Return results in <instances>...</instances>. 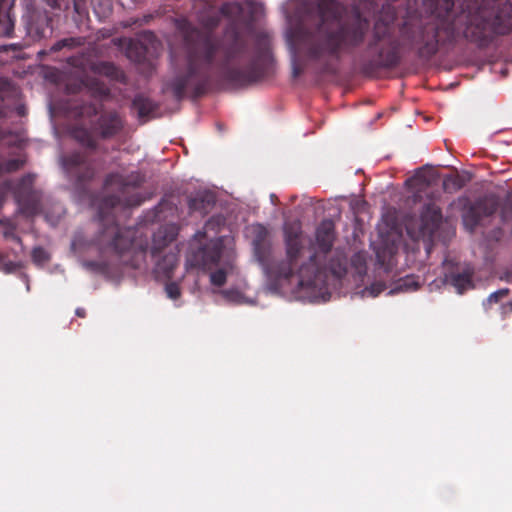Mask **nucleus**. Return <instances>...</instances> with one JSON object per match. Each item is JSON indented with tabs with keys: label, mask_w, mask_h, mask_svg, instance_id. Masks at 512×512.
Wrapping results in <instances>:
<instances>
[{
	"label": "nucleus",
	"mask_w": 512,
	"mask_h": 512,
	"mask_svg": "<svg viewBox=\"0 0 512 512\" xmlns=\"http://www.w3.org/2000/svg\"><path fill=\"white\" fill-rule=\"evenodd\" d=\"M3 136V132L0 129V139ZM24 162L20 159H9L4 160L0 158V175L2 173H10L19 170L23 166Z\"/></svg>",
	"instance_id": "obj_22"
},
{
	"label": "nucleus",
	"mask_w": 512,
	"mask_h": 512,
	"mask_svg": "<svg viewBox=\"0 0 512 512\" xmlns=\"http://www.w3.org/2000/svg\"><path fill=\"white\" fill-rule=\"evenodd\" d=\"M101 70L105 75L116 79L120 73L119 69L114 64L109 62L102 63Z\"/></svg>",
	"instance_id": "obj_34"
},
{
	"label": "nucleus",
	"mask_w": 512,
	"mask_h": 512,
	"mask_svg": "<svg viewBox=\"0 0 512 512\" xmlns=\"http://www.w3.org/2000/svg\"><path fill=\"white\" fill-rule=\"evenodd\" d=\"M286 259L270 268V273L276 280H289L297 275L298 284L302 288H315L323 283L326 277V268L322 267L313 254L307 262L302 263L298 269V261L304 249L303 230L299 221L286 222L283 226Z\"/></svg>",
	"instance_id": "obj_4"
},
{
	"label": "nucleus",
	"mask_w": 512,
	"mask_h": 512,
	"mask_svg": "<svg viewBox=\"0 0 512 512\" xmlns=\"http://www.w3.org/2000/svg\"><path fill=\"white\" fill-rule=\"evenodd\" d=\"M15 19L10 12L0 13V36L13 37Z\"/></svg>",
	"instance_id": "obj_20"
},
{
	"label": "nucleus",
	"mask_w": 512,
	"mask_h": 512,
	"mask_svg": "<svg viewBox=\"0 0 512 512\" xmlns=\"http://www.w3.org/2000/svg\"><path fill=\"white\" fill-rule=\"evenodd\" d=\"M22 267L20 262H14L7 259V256L0 253V271L4 273H13Z\"/></svg>",
	"instance_id": "obj_26"
},
{
	"label": "nucleus",
	"mask_w": 512,
	"mask_h": 512,
	"mask_svg": "<svg viewBox=\"0 0 512 512\" xmlns=\"http://www.w3.org/2000/svg\"><path fill=\"white\" fill-rule=\"evenodd\" d=\"M92 133V130L89 131L84 127H75L72 130V136L75 140L84 147L95 150L98 147V142Z\"/></svg>",
	"instance_id": "obj_16"
},
{
	"label": "nucleus",
	"mask_w": 512,
	"mask_h": 512,
	"mask_svg": "<svg viewBox=\"0 0 512 512\" xmlns=\"http://www.w3.org/2000/svg\"><path fill=\"white\" fill-rule=\"evenodd\" d=\"M165 291L167 296L172 300L178 299L181 295L180 287L176 282L167 283L165 286Z\"/></svg>",
	"instance_id": "obj_32"
},
{
	"label": "nucleus",
	"mask_w": 512,
	"mask_h": 512,
	"mask_svg": "<svg viewBox=\"0 0 512 512\" xmlns=\"http://www.w3.org/2000/svg\"><path fill=\"white\" fill-rule=\"evenodd\" d=\"M473 269L465 268L462 272H451L445 276V281L452 285L457 293L462 294L466 290L473 288Z\"/></svg>",
	"instance_id": "obj_12"
},
{
	"label": "nucleus",
	"mask_w": 512,
	"mask_h": 512,
	"mask_svg": "<svg viewBox=\"0 0 512 512\" xmlns=\"http://www.w3.org/2000/svg\"><path fill=\"white\" fill-rule=\"evenodd\" d=\"M503 236V230L501 228H498L496 231H495V236L494 238L496 240H500L501 237Z\"/></svg>",
	"instance_id": "obj_43"
},
{
	"label": "nucleus",
	"mask_w": 512,
	"mask_h": 512,
	"mask_svg": "<svg viewBox=\"0 0 512 512\" xmlns=\"http://www.w3.org/2000/svg\"><path fill=\"white\" fill-rule=\"evenodd\" d=\"M146 49L139 42L129 41L127 53L129 57H134L136 61H141L145 57Z\"/></svg>",
	"instance_id": "obj_24"
},
{
	"label": "nucleus",
	"mask_w": 512,
	"mask_h": 512,
	"mask_svg": "<svg viewBox=\"0 0 512 512\" xmlns=\"http://www.w3.org/2000/svg\"><path fill=\"white\" fill-rule=\"evenodd\" d=\"M442 221L441 209L434 203L424 205L420 215L419 236L433 237Z\"/></svg>",
	"instance_id": "obj_10"
},
{
	"label": "nucleus",
	"mask_w": 512,
	"mask_h": 512,
	"mask_svg": "<svg viewBox=\"0 0 512 512\" xmlns=\"http://www.w3.org/2000/svg\"><path fill=\"white\" fill-rule=\"evenodd\" d=\"M24 48V45L21 43H12L7 45H0V52H7V51H21Z\"/></svg>",
	"instance_id": "obj_37"
},
{
	"label": "nucleus",
	"mask_w": 512,
	"mask_h": 512,
	"mask_svg": "<svg viewBox=\"0 0 512 512\" xmlns=\"http://www.w3.org/2000/svg\"><path fill=\"white\" fill-rule=\"evenodd\" d=\"M319 9L323 16L330 13L333 19H323L314 31L300 32L297 39L300 54L311 60H339L342 53H350L364 42L370 23L360 11L340 19L335 0H320Z\"/></svg>",
	"instance_id": "obj_3"
},
{
	"label": "nucleus",
	"mask_w": 512,
	"mask_h": 512,
	"mask_svg": "<svg viewBox=\"0 0 512 512\" xmlns=\"http://www.w3.org/2000/svg\"><path fill=\"white\" fill-rule=\"evenodd\" d=\"M61 165L70 181L83 188L95 176L94 162L87 151H73L61 157Z\"/></svg>",
	"instance_id": "obj_8"
},
{
	"label": "nucleus",
	"mask_w": 512,
	"mask_h": 512,
	"mask_svg": "<svg viewBox=\"0 0 512 512\" xmlns=\"http://www.w3.org/2000/svg\"><path fill=\"white\" fill-rule=\"evenodd\" d=\"M509 294V289L503 288L491 293L487 298L488 304L498 303Z\"/></svg>",
	"instance_id": "obj_33"
},
{
	"label": "nucleus",
	"mask_w": 512,
	"mask_h": 512,
	"mask_svg": "<svg viewBox=\"0 0 512 512\" xmlns=\"http://www.w3.org/2000/svg\"><path fill=\"white\" fill-rule=\"evenodd\" d=\"M500 218L503 223L512 219V200L506 201L500 209Z\"/></svg>",
	"instance_id": "obj_31"
},
{
	"label": "nucleus",
	"mask_w": 512,
	"mask_h": 512,
	"mask_svg": "<svg viewBox=\"0 0 512 512\" xmlns=\"http://www.w3.org/2000/svg\"><path fill=\"white\" fill-rule=\"evenodd\" d=\"M336 238L335 225L332 220L325 219L316 228L315 240L316 246L322 254H328Z\"/></svg>",
	"instance_id": "obj_11"
},
{
	"label": "nucleus",
	"mask_w": 512,
	"mask_h": 512,
	"mask_svg": "<svg viewBox=\"0 0 512 512\" xmlns=\"http://www.w3.org/2000/svg\"><path fill=\"white\" fill-rule=\"evenodd\" d=\"M300 74V71L295 67L294 68V77H297Z\"/></svg>",
	"instance_id": "obj_44"
},
{
	"label": "nucleus",
	"mask_w": 512,
	"mask_h": 512,
	"mask_svg": "<svg viewBox=\"0 0 512 512\" xmlns=\"http://www.w3.org/2000/svg\"><path fill=\"white\" fill-rule=\"evenodd\" d=\"M75 314L80 318H84L86 316V310L84 308L79 307L75 310Z\"/></svg>",
	"instance_id": "obj_42"
},
{
	"label": "nucleus",
	"mask_w": 512,
	"mask_h": 512,
	"mask_svg": "<svg viewBox=\"0 0 512 512\" xmlns=\"http://www.w3.org/2000/svg\"><path fill=\"white\" fill-rule=\"evenodd\" d=\"M32 260L36 264H43L49 260L47 251L42 247H35L31 253Z\"/></svg>",
	"instance_id": "obj_30"
},
{
	"label": "nucleus",
	"mask_w": 512,
	"mask_h": 512,
	"mask_svg": "<svg viewBox=\"0 0 512 512\" xmlns=\"http://www.w3.org/2000/svg\"><path fill=\"white\" fill-rule=\"evenodd\" d=\"M73 5V20L76 26L81 29L83 26L87 27L89 20V3L91 0H71Z\"/></svg>",
	"instance_id": "obj_13"
},
{
	"label": "nucleus",
	"mask_w": 512,
	"mask_h": 512,
	"mask_svg": "<svg viewBox=\"0 0 512 512\" xmlns=\"http://www.w3.org/2000/svg\"><path fill=\"white\" fill-rule=\"evenodd\" d=\"M479 5H484V6H488V7H493L497 10H503L504 8H506V6H509V13H508V16L510 18V27H509V30L503 34H497L493 37L492 39V43L500 36H504V35H507L509 34L511 31H512V3L509 2V1H506L504 3H500L499 0H477Z\"/></svg>",
	"instance_id": "obj_19"
},
{
	"label": "nucleus",
	"mask_w": 512,
	"mask_h": 512,
	"mask_svg": "<svg viewBox=\"0 0 512 512\" xmlns=\"http://www.w3.org/2000/svg\"><path fill=\"white\" fill-rule=\"evenodd\" d=\"M94 12L99 18H107L112 13L111 0H98L94 6Z\"/></svg>",
	"instance_id": "obj_25"
},
{
	"label": "nucleus",
	"mask_w": 512,
	"mask_h": 512,
	"mask_svg": "<svg viewBox=\"0 0 512 512\" xmlns=\"http://www.w3.org/2000/svg\"><path fill=\"white\" fill-rule=\"evenodd\" d=\"M86 110H87V111H85V112H84V111H82V112H81V114H82V115H83V114H87V115L91 116V115H96V114L98 113V110H97V108H96V106H95V105H89V106L86 108Z\"/></svg>",
	"instance_id": "obj_39"
},
{
	"label": "nucleus",
	"mask_w": 512,
	"mask_h": 512,
	"mask_svg": "<svg viewBox=\"0 0 512 512\" xmlns=\"http://www.w3.org/2000/svg\"><path fill=\"white\" fill-rule=\"evenodd\" d=\"M219 294L229 303H240L242 294L236 289L220 290Z\"/></svg>",
	"instance_id": "obj_29"
},
{
	"label": "nucleus",
	"mask_w": 512,
	"mask_h": 512,
	"mask_svg": "<svg viewBox=\"0 0 512 512\" xmlns=\"http://www.w3.org/2000/svg\"><path fill=\"white\" fill-rule=\"evenodd\" d=\"M228 254L222 238H216L193 251L191 262L193 266L203 270H210L222 262V267L210 274L211 284L221 287L226 283L227 270L232 268V261Z\"/></svg>",
	"instance_id": "obj_5"
},
{
	"label": "nucleus",
	"mask_w": 512,
	"mask_h": 512,
	"mask_svg": "<svg viewBox=\"0 0 512 512\" xmlns=\"http://www.w3.org/2000/svg\"><path fill=\"white\" fill-rule=\"evenodd\" d=\"M267 241H269L267 229L262 225H258L255 229V237H254L252 243H260V242H267Z\"/></svg>",
	"instance_id": "obj_35"
},
{
	"label": "nucleus",
	"mask_w": 512,
	"mask_h": 512,
	"mask_svg": "<svg viewBox=\"0 0 512 512\" xmlns=\"http://www.w3.org/2000/svg\"><path fill=\"white\" fill-rule=\"evenodd\" d=\"M329 270L337 278H341L346 273V267L340 261H338L336 265L334 262H331Z\"/></svg>",
	"instance_id": "obj_36"
},
{
	"label": "nucleus",
	"mask_w": 512,
	"mask_h": 512,
	"mask_svg": "<svg viewBox=\"0 0 512 512\" xmlns=\"http://www.w3.org/2000/svg\"><path fill=\"white\" fill-rule=\"evenodd\" d=\"M255 257L258 262L262 265H266L271 253V244L269 241L260 242V243H252Z\"/></svg>",
	"instance_id": "obj_21"
},
{
	"label": "nucleus",
	"mask_w": 512,
	"mask_h": 512,
	"mask_svg": "<svg viewBox=\"0 0 512 512\" xmlns=\"http://www.w3.org/2000/svg\"><path fill=\"white\" fill-rule=\"evenodd\" d=\"M34 180V175L27 174L16 184L12 181L4 182L5 190L13 192L19 211L28 217L38 214L41 209V194L34 189Z\"/></svg>",
	"instance_id": "obj_6"
},
{
	"label": "nucleus",
	"mask_w": 512,
	"mask_h": 512,
	"mask_svg": "<svg viewBox=\"0 0 512 512\" xmlns=\"http://www.w3.org/2000/svg\"><path fill=\"white\" fill-rule=\"evenodd\" d=\"M200 30L185 17L175 19L182 37L184 67L167 84L177 101L187 92L193 98L204 95L213 77V69L228 83L244 87L262 79L272 60L271 37L266 32L256 34L253 49L236 28L228 29L222 38L212 33L218 26L226 5L217 7L211 0H195Z\"/></svg>",
	"instance_id": "obj_1"
},
{
	"label": "nucleus",
	"mask_w": 512,
	"mask_h": 512,
	"mask_svg": "<svg viewBox=\"0 0 512 512\" xmlns=\"http://www.w3.org/2000/svg\"><path fill=\"white\" fill-rule=\"evenodd\" d=\"M404 285L407 288H413V289H417V287H418V284L415 281H413L412 279H409V278L404 280Z\"/></svg>",
	"instance_id": "obj_40"
},
{
	"label": "nucleus",
	"mask_w": 512,
	"mask_h": 512,
	"mask_svg": "<svg viewBox=\"0 0 512 512\" xmlns=\"http://www.w3.org/2000/svg\"><path fill=\"white\" fill-rule=\"evenodd\" d=\"M408 182H415L420 186H429L433 180L429 173L425 172L423 168H420L413 178L409 179Z\"/></svg>",
	"instance_id": "obj_28"
},
{
	"label": "nucleus",
	"mask_w": 512,
	"mask_h": 512,
	"mask_svg": "<svg viewBox=\"0 0 512 512\" xmlns=\"http://www.w3.org/2000/svg\"><path fill=\"white\" fill-rule=\"evenodd\" d=\"M97 91L101 96H107L109 94V89L105 86L98 87Z\"/></svg>",
	"instance_id": "obj_41"
},
{
	"label": "nucleus",
	"mask_w": 512,
	"mask_h": 512,
	"mask_svg": "<svg viewBox=\"0 0 512 512\" xmlns=\"http://www.w3.org/2000/svg\"><path fill=\"white\" fill-rule=\"evenodd\" d=\"M215 204V198L212 194L204 193L189 199V209L192 211H199L206 214Z\"/></svg>",
	"instance_id": "obj_15"
},
{
	"label": "nucleus",
	"mask_w": 512,
	"mask_h": 512,
	"mask_svg": "<svg viewBox=\"0 0 512 512\" xmlns=\"http://www.w3.org/2000/svg\"><path fill=\"white\" fill-rule=\"evenodd\" d=\"M0 223L2 225H6V229L3 232V236L6 240H12L20 245L22 248V240L21 238L15 233V225L11 224L9 221L0 220Z\"/></svg>",
	"instance_id": "obj_27"
},
{
	"label": "nucleus",
	"mask_w": 512,
	"mask_h": 512,
	"mask_svg": "<svg viewBox=\"0 0 512 512\" xmlns=\"http://www.w3.org/2000/svg\"><path fill=\"white\" fill-rule=\"evenodd\" d=\"M467 182L468 179H466L463 175L458 173L449 174L446 175L443 179V190L446 193H455L461 190Z\"/></svg>",
	"instance_id": "obj_18"
},
{
	"label": "nucleus",
	"mask_w": 512,
	"mask_h": 512,
	"mask_svg": "<svg viewBox=\"0 0 512 512\" xmlns=\"http://www.w3.org/2000/svg\"><path fill=\"white\" fill-rule=\"evenodd\" d=\"M144 181L145 177L140 172H131L128 175L111 173L106 176L105 187H115L117 193L106 195L100 201V229L95 238L100 260L85 261L83 265L88 270L114 277L121 273L123 266L135 269L139 267V258L144 256V251L134 248L135 231L120 227L114 212L140 206L146 200L138 190Z\"/></svg>",
	"instance_id": "obj_2"
},
{
	"label": "nucleus",
	"mask_w": 512,
	"mask_h": 512,
	"mask_svg": "<svg viewBox=\"0 0 512 512\" xmlns=\"http://www.w3.org/2000/svg\"><path fill=\"white\" fill-rule=\"evenodd\" d=\"M46 2L53 9H68V5L64 4V0H46Z\"/></svg>",
	"instance_id": "obj_38"
},
{
	"label": "nucleus",
	"mask_w": 512,
	"mask_h": 512,
	"mask_svg": "<svg viewBox=\"0 0 512 512\" xmlns=\"http://www.w3.org/2000/svg\"><path fill=\"white\" fill-rule=\"evenodd\" d=\"M50 29V19L47 16L38 17L27 27V32L34 39L46 37L47 30Z\"/></svg>",
	"instance_id": "obj_17"
},
{
	"label": "nucleus",
	"mask_w": 512,
	"mask_h": 512,
	"mask_svg": "<svg viewBox=\"0 0 512 512\" xmlns=\"http://www.w3.org/2000/svg\"><path fill=\"white\" fill-rule=\"evenodd\" d=\"M459 203H462L463 225L471 233L482 219L494 215L500 207L499 198L494 194L484 195L473 202L468 198H460Z\"/></svg>",
	"instance_id": "obj_7"
},
{
	"label": "nucleus",
	"mask_w": 512,
	"mask_h": 512,
	"mask_svg": "<svg viewBox=\"0 0 512 512\" xmlns=\"http://www.w3.org/2000/svg\"><path fill=\"white\" fill-rule=\"evenodd\" d=\"M124 127L125 120L116 110L101 112L91 124L93 134L103 140L115 138L123 131Z\"/></svg>",
	"instance_id": "obj_9"
},
{
	"label": "nucleus",
	"mask_w": 512,
	"mask_h": 512,
	"mask_svg": "<svg viewBox=\"0 0 512 512\" xmlns=\"http://www.w3.org/2000/svg\"><path fill=\"white\" fill-rule=\"evenodd\" d=\"M83 44H84V39L81 37L64 38V39L57 41L52 46V50L57 52V51L62 50L65 47L74 48V47L81 46Z\"/></svg>",
	"instance_id": "obj_23"
},
{
	"label": "nucleus",
	"mask_w": 512,
	"mask_h": 512,
	"mask_svg": "<svg viewBox=\"0 0 512 512\" xmlns=\"http://www.w3.org/2000/svg\"><path fill=\"white\" fill-rule=\"evenodd\" d=\"M132 108L139 118H144L155 112L157 105L151 99L143 95H137L132 101Z\"/></svg>",
	"instance_id": "obj_14"
}]
</instances>
